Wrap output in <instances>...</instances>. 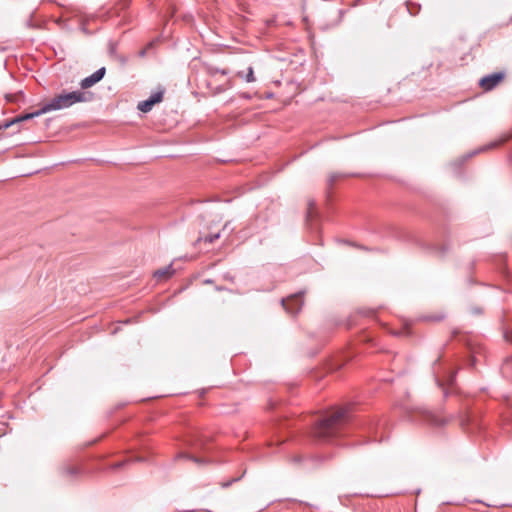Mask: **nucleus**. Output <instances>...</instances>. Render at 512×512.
<instances>
[{"label": "nucleus", "instance_id": "1", "mask_svg": "<svg viewBox=\"0 0 512 512\" xmlns=\"http://www.w3.org/2000/svg\"><path fill=\"white\" fill-rule=\"evenodd\" d=\"M351 416L348 408H337L325 414L315 425L313 434L322 441L345 434V428L350 423Z\"/></svg>", "mask_w": 512, "mask_h": 512}, {"label": "nucleus", "instance_id": "2", "mask_svg": "<svg viewBox=\"0 0 512 512\" xmlns=\"http://www.w3.org/2000/svg\"><path fill=\"white\" fill-rule=\"evenodd\" d=\"M91 99L92 94L89 92H85L82 90L68 92L66 90H63L61 93L56 94L54 97L46 101L39 110L31 113H25V117L31 120L42 114L51 111L67 109L77 103L88 102Z\"/></svg>", "mask_w": 512, "mask_h": 512}, {"label": "nucleus", "instance_id": "3", "mask_svg": "<svg viewBox=\"0 0 512 512\" xmlns=\"http://www.w3.org/2000/svg\"><path fill=\"white\" fill-rule=\"evenodd\" d=\"M505 78V72L499 71L492 74L485 75L479 81V86L484 91H491L497 87Z\"/></svg>", "mask_w": 512, "mask_h": 512}, {"label": "nucleus", "instance_id": "4", "mask_svg": "<svg viewBox=\"0 0 512 512\" xmlns=\"http://www.w3.org/2000/svg\"><path fill=\"white\" fill-rule=\"evenodd\" d=\"M303 303V292H299L286 299H282L283 307L292 315L297 314L301 310Z\"/></svg>", "mask_w": 512, "mask_h": 512}, {"label": "nucleus", "instance_id": "5", "mask_svg": "<svg viewBox=\"0 0 512 512\" xmlns=\"http://www.w3.org/2000/svg\"><path fill=\"white\" fill-rule=\"evenodd\" d=\"M106 68L101 67L98 70H96L94 73H92L90 76L85 77L80 82L81 89H88L101 81L103 77L105 76Z\"/></svg>", "mask_w": 512, "mask_h": 512}, {"label": "nucleus", "instance_id": "6", "mask_svg": "<svg viewBox=\"0 0 512 512\" xmlns=\"http://www.w3.org/2000/svg\"><path fill=\"white\" fill-rule=\"evenodd\" d=\"M163 98V92L159 91L154 94H152L147 100L141 101L138 103L137 108L144 113L149 112L152 107L156 104L162 101Z\"/></svg>", "mask_w": 512, "mask_h": 512}, {"label": "nucleus", "instance_id": "7", "mask_svg": "<svg viewBox=\"0 0 512 512\" xmlns=\"http://www.w3.org/2000/svg\"><path fill=\"white\" fill-rule=\"evenodd\" d=\"M85 473L84 468L80 465H66L62 468V475L67 480H73Z\"/></svg>", "mask_w": 512, "mask_h": 512}, {"label": "nucleus", "instance_id": "8", "mask_svg": "<svg viewBox=\"0 0 512 512\" xmlns=\"http://www.w3.org/2000/svg\"><path fill=\"white\" fill-rule=\"evenodd\" d=\"M175 273V270L172 266V264L158 269L153 273L154 278H156L158 281H163L171 278Z\"/></svg>", "mask_w": 512, "mask_h": 512}, {"label": "nucleus", "instance_id": "9", "mask_svg": "<svg viewBox=\"0 0 512 512\" xmlns=\"http://www.w3.org/2000/svg\"><path fill=\"white\" fill-rule=\"evenodd\" d=\"M29 119L25 117V114H21L13 118L12 120L5 121L4 123L0 124V132L4 131L10 127L18 126L24 121H28Z\"/></svg>", "mask_w": 512, "mask_h": 512}, {"label": "nucleus", "instance_id": "10", "mask_svg": "<svg viewBox=\"0 0 512 512\" xmlns=\"http://www.w3.org/2000/svg\"><path fill=\"white\" fill-rule=\"evenodd\" d=\"M204 68H205L206 73H207L209 76H211V77L215 76V75H216V74H218V73H220L221 75H224V76H225V75H227V74L229 73V71H228V70H226V69H220V68H218V67H215V66H213V65H209V64H206V65L204 66Z\"/></svg>", "mask_w": 512, "mask_h": 512}, {"label": "nucleus", "instance_id": "11", "mask_svg": "<svg viewBox=\"0 0 512 512\" xmlns=\"http://www.w3.org/2000/svg\"><path fill=\"white\" fill-rule=\"evenodd\" d=\"M501 371L506 378L512 379V357H509L504 361Z\"/></svg>", "mask_w": 512, "mask_h": 512}, {"label": "nucleus", "instance_id": "12", "mask_svg": "<svg viewBox=\"0 0 512 512\" xmlns=\"http://www.w3.org/2000/svg\"><path fill=\"white\" fill-rule=\"evenodd\" d=\"M237 76L244 79L246 82L251 83L256 80L254 76V70L253 67H248L247 72L244 73L242 71L237 72Z\"/></svg>", "mask_w": 512, "mask_h": 512}, {"label": "nucleus", "instance_id": "13", "mask_svg": "<svg viewBox=\"0 0 512 512\" xmlns=\"http://www.w3.org/2000/svg\"><path fill=\"white\" fill-rule=\"evenodd\" d=\"M406 7L411 16H416L421 10V5L412 1H407Z\"/></svg>", "mask_w": 512, "mask_h": 512}, {"label": "nucleus", "instance_id": "14", "mask_svg": "<svg viewBox=\"0 0 512 512\" xmlns=\"http://www.w3.org/2000/svg\"><path fill=\"white\" fill-rule=\"evenodd\" d=\"M219 238H220V233L210 234V235H207V236H204V237H199L196 240V243L204 242V243L211 244V243H213L215 240H217Z\"/></svg>", "mask_w": 512, "mask_h": 512}, {"label": "nucleus", "instance_id": "15", "mask_svg": "<svg viewBox=\"0 0 512 512\" xmlns=\"http://www.w3.org/2000/svg\"><path fill=\"white\" fill-rule=\"evenodd\" d=\"M22 92H17V93H8L5 95V99L7 102H10V103H15L19 100L20 97H22Z\"/></svg>", "mask_w": 512, "mask_h": 512}, {"label": "nucleus", "instance_id": "16", "mask_svg": "<svg viewBox=\"0 0 512 512\" xmlns=\"http://www.w3.org/2000/svg\"><path fill=\"white\" fill-rule=\"evenodd\" d=\"M232 87V82L230 79H226L225 83L221 84L215 91V93H221L227 89Z\"/></svg>", "mask_w": 512, "mask_h": 512}, {"label": "nucleus", "instance_id": "17", "mask_svg": "<svg viewBox=\"0 0 512 512\" xmlns=\"http://www.w3.org/2000/svg\"><path fill=\"white\" fill-rule=\"evenodd\" d=\"M341 177H342V175H341V174H339V173H332V174H330V175H329V177H328V180H327V184H328V186H329V187H332V186L334 185V183H335L338 179H340Z\"/></svg>", "mask_w": 512, "mask_h": 512}, {"label": "nucleus", "instance_id": "18", "mask_svg": "<svg viewBox=\"0 0 512 512\" xmlns=\"http://www.w3.org/2000/svg\"><path fill=\"white\" fill-rule=\"evenodd\" d=\"M131 3V0H119V2L116 4V10L122 11L129 7Z\"/></svg>", "mask_w": 512, "mask_h": 512}, {"label": "nucleus", "instance_id": "19", "mask_svg": "<svg viewBox=\"0 0 512 512\" xmlns=\"http://www.w3.org/2000/svg\"><path fill=\"white\" fill-rule=\"evenodd\" d=\"M177 458H187L189 460L194 461L195 463H202V461L199 458H197L195 456L188 455L186 453H179L177 455Z\"/></svg>", "mask_w": 512, "mask_h": 512}, {"label": "nucleus", "instance_id": "20", "mask_svg": "<svg viewBox=\"0 0 512 512\" xmlns=\"http://www.w3.org/2000/svg\"><path fill=\"white\" fill-rule=\"evenodd\" d=\"M191 445L195 447H202L204 446V440L202 439V436L195 437L194 440H192Z\"/></svg>", "mask_w": 512, "mask_h": 512}, {"label": "nucleus", "instance_id": "21", "mask_svg": "<svg viewBox=\"0 0 512 512\" xmlns=\"http://www.w3.org/2000/svg\"><path fill=\"white\" fill-rule=\"evenodd\" d=\"M315 201L314 200H310L308 202V213H307V217L310 218L312 217V213H313V209L315 208Z\"/></svg>", "mask_w": 512, "mask_h": 512}, {"label": "nucleus", "instance_id": "22", "mask_svg": "<svg viewBox=\"0 0 512 512\" xmlns=\"http://www.w3.org/2000/svg\"><path fill=\"white\" fill-rule=\"evenodd\" d=\"M502 141H499V142H491L489 145L483 147L481 149V151H484V150H487V149H491V148H494L496 146H498Z\"/></svg>", "mask_w": 512, "mask_h": 512}, {"label": "nucleus", "instance_id": "23", "mask_svg": "<svg viewBox=\"0 0 512 512\" xmlns=\"http://www.w3.org/2000/svg\"><path fill=\"white\" fill-rule=\"evenodd\" d=\"M129 460H125V461H120V462H117L116 464H114L112 466L113 469H117V468H120L122 466H124L126 463H128Z\"/></svg>", "mask_w": 512, "mask_h": 512}, {"label": "nucleus", "instance_id": "24", "mask_svg": "<svg viewBox=\"0 0 512 512\" xmlns=\"http://www.w3.org/2000/svg\"><path fill=\"white\" fill-rule=\"evenodd\" d=\"M237 480H238V479H232V480H230V481H229V482H227V483H223V484H222V486H223V487H229L233 482H235V481H237Z\"/></svg>", "mask_w": 512, "mask_h": 512}, {"label": "nucleus", "instance_id": "25", "mask_svg": "<svg viewBox=\"0 0 512 512\" xmlns=\"http://www.w3.org/2000/svg\"><path fill=\"white\" fill-rule=\"evenodd\" d=\"M145 54H146V51H145V50H141V51H140V56H142V57H143Z\"/></svg>", "mask_w": 512, "mask_h": 512}, {"label": "nucleus", "instance_id": "26", "mask_svg": "<svg viewBox=\"0 0 512 512\" xmlns=\"http://www.w3.org/2000/svg\"><path fill=\"white\" fill-rule=\"evenodd\" d=\"M454 378H455V376H454V375H452V376L450 377L449 381H450V383H451V384L453 383Z\"/></svg>", "mask_w": 512, "mask_h": 512}, {"label": "nucleus", "instance_id": "27", "mask_svg": "<svg viewBox=\"0 0 512 512\" xmlns=\"http://www.w3.org/2000/svg\"><path fill=\"white\" fill-rule=\"evenodd\" d=\"M135 460L136 461H142L143 459L142 458H136Z\"/></svg>", "mask_w": 512, "mask_h": 512}]
</instances>
